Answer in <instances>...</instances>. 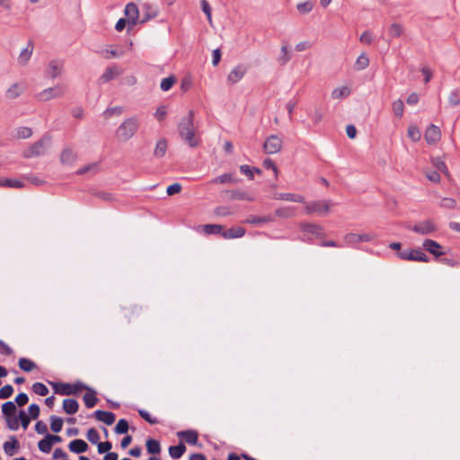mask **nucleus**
<instances>
[{"label":"nucleus","mask_w":460,"mask_h":460,"mask_svg":"<svg viewBox=\"0 0 460 460\" xmlns=\"http://www.w3.org/2000/svg\"><path fill=\"white\" fill-rule=\"evenodd\" d=\"M407 228L421 235L430 234L438 230L437 226L430 219L421 221L412 226H407Z\"/></svg>","instance_id":"423d86ee"},{"label":"nucleus","mask_w":460,"mask_h":460,"mask_svg":"<svg viewBox=\"0 0 460 460\" xmlns=\"http://www.w3.org/2000/svg\"><path fill=\"white\" fill-rule=\"evenodd\" d=\"M86 438L93 445L98 444L100 440V435L94 428L88 429Z\"/></svg>","instance_id":"4d7b16f0"},{"label":"nucleus","mask_w":460,"mask_h":460,"mask_svg":"<svg viewBox=\"0 0 460 460\" xmlns=\"http://www.w3.org/2000/svg\"><path fill=\"white\" fill-rule=\"evenodd\" d=\"M28 412H29V416L32 419V420H36L39 416H40V408L38 404L36 403H31L29 407H28Z\"/></svg>","instance_id":"bf43d9fd"},{"label":"nucleus","mask_w":460,"mask_h":460,"mask_svg":"<svg viewBox=\"0 0 460 460\" xmlns=\"http://www.w3.org/2000/svg\"><path fill=\"white\" fill-rule=\"evenodd\" d=\"M181 190V185L178 182L172 183L167 187L166 193L168 196L180 193Z\"/></svg>","instance_id":"774afa93"},{"label":"nucleus","mask_w":460,"mask_h":460,"mask_svg":"<svg viewBox=\"0 0 460 460\" xmlns=\"http://www.w3.org/2000/svg\"><path fill=\"white\" fill-rule=\"evenodd\" d=\"M123 315L126 319H128V322H131L132 320L137 319L140 317L143 312L142 306H139L137 305H134L128 307H123Z\"/></svg>","instance_id":"f3484780"},{"label":"nucleus","mask_w":460,"mask_h":460,"mask_svg":"<svg viewBox=\"0 0 460 460\" xmlns=\"http://www.w3.org/2000/svg\"><path fill=\"white\" fill-rule=\"evenodd\" d=\"M119 75V72L116 67H107L104 73L102 75L100 80L102 83H107L115 78L116 75Z\"/></svg>","instance_id":"a19ab883"},{"label":"nucleus","mask_w":460,"mask_h":460,"mask_svg":"<svg viewBox=\"0 0 460 460\" xmlns=\"http://www.w3.org/2000/svg\"><path fill=\"white\" fill-rule=\"evenodd\" d=\"M29 402V396L25 393H20L16 395L14 404L16 403L19 407H22Z\"/></svg>","instance_id":"680f3d73"},{"label":"nucleus","mask_w":460,"mask_h":460,"mask_svg":"<svg viewBox=\"0 0 460 460\" xmlns=\"http://www.w3.org/2000/svg\"><path fill=\"white\" fill-rule=\"evenodd\" d=\"M176 83V78L174 75H170L168 77H165L162 80L160 88L164 92L169 91L173 84Z\"/></svg>","instance_id":"a18cd8bd"},{"label":"nucleus","mask_w":460,"mask_h":460,"mask_svg":"<svg viewBox=\"0 0 460 460\" xmlns=\"http://www.w3.org/2000/svg\"><path fill=\"white\" fill-rule=\"evenodd\" d=\"M84 390L87 391V393L83 397L86 408L94 407L99 401V399L96 397V392L88 385L87 388H84Z\"/></svg>","instance_id":"4be33fe9"},{"label":"nucleus","mask_w":460,"mask_h":460,"mask_svg":"<svg viewBox=\"0 0 460 460\" xmlns=\"http://www.w3.org/2000/svg\"><path fill=\"white\" fill-rule=\"evenodd\" d=\"M38 447L42 453L48 454L51 451L52 445L49 440L47 439V436L43 439L38 442Z\"/></svg>","instance_id":"864d4df0"},{"label":"nucleus","mask_w":460,"mask_h":460,"mask_svg":"<svg viewBox=\"0 0 460 460\" xmlns=\"http://www.w3.org/2000/svg\"><path fill=\"white\" fill-rule=\"evenodd\" d=\"M129 429V424L128 421L126 419H120L117 422L114 432L116 434L121 435V434H127Z\"/></svg>","instance_id":"ea45409f"},{"label":"nucleus","mask_w":460,"mask_h":460,"mask_svg":"<svg viewBox=\"0 0 460 460\" xmlns=\"http://www.w3.org/2000/svg\"><path fill=\"white\" fill-rule=\"evenodd\" d=\"M290 58H291V57H290L289 53L288 52L287 46H282L281 47V56L279 58L280 65L281 66L286 65L290 60Z\"/></svg>","instance_id":"0e129e2a"},{"label":"nucleus","mask_w":460,"mask_h":460,"mask_svg":"<svg viewBox=\"0 0 460 460\" xmlns=\"http://www.w3.org/2000/svg\"><path fill=\"white\" fill-rule=\"evenodd\" d=\"M146 448L148 454L154 456L159 455L162 450L160 442L155 438H148L146 441Z\"/></svg>","instance_id":"c85d7f7f"},{"label":"nucleus","mask_w":460,"mask_h":460,"mask_svg":"<svg viewBox=\"0 0 460 460\" xmlns=\"http://www.w3.org/2000/svg\"><path fill=\"white\" fill-rule=\"evenodd\" d=\"M0 186L5 188L21 189L24 186V183L17 179L0 178Z\"/></svg>","instance_id":"72a5a7b5"},{"label":"nucleus","mask_w":460,"mask_h":460,"mask_svg":"<svg viewBox=\"0 0 460 460\" xmlns=\"http://www.w3.org/2000/svg\"><path fill=\"white\" fill-rule=\"evenodd\" d=\"M388 33L393 38H398L403 33V28L399 23H392L388 28Z\"/></svg>","instance_id":"37998d69"},{"label":"nucleus","mask_w":460,"mask_h":460,"mask_svg":"<svg viewBox=\"0 0 460 460\" xmlns=\"http://www.w3.org/2000/svg\"><path fill=\"white\" fill-rule=\"evenodd\" d=\"M77 158V155L70 148H65L60 155V162L64 164H71Z\"/></svg>","instance_id":"c756f323"},{"label":"nucleus","mask_w":460,"mask_h":460,"mask_svg":"<svg viewBox=\"0 0 460 460\" xmlns=\"http://www.w3.org/2000/svg\"><path fill=\"white\" fill-rule=\"evenodd\" d=\"M17 408L13 402L8 401L2 404V413L4 420L16 416Z\"/></svg>","instance_id":"a878e982"},{"label":"nucleus","mask_w":460,"mask_h":460,"mask_svg":"<svg viewBox=\"0 0 460 460\" xmlns=\"http://www.w3.org/2000/svg\"><path fill=\"white\" fill-rule=\"evenodd\" d=\"M6 426L11 430H17L19 429L18 415L5 420Z\"/></svg>","instance_id":"e2e57ef3"},{"label":"nucleus","mask_w":460,"mask_h":460,"mask_svg":"<svg viewBox=\"0 0 460 460\" xmlns=\"http://www.w3.org/2000/svg\"><path fill=\"white\" fill-rule=\"evenodd\" d=\"M18 366L24 372H31L37 367V365L27 358H21Z\"/></svg>","instance_id":"4c0bfd02"},{"label":"nucleus","mask_w":460,"mask_h":460,"mask_svg":"<svg viewBox=\"0 0 460 460\" xmlns=\"http://www.w3.org/2000/svg\"><path fill=\"white\" fill-rule=\"evenodd\" d=\"M422 246L426 251L434 255L436 259H438L445 254V252L441 251L442 246L434 240H424Z\"/></svg>","instance_id":"9b49d317"},{"label":"nucleus","mask_w":460,"mask_h":460,"mask_svg":"<svg viewBox=\"0 0 460 460\" xmlns=\"http://www.w3.org/2000/svg\"><path fill=\"white\" fill-rule=\"evenodd\" d=\"M34 46L33 42L30 40L27 44V47L22 49L18 57V62L21 65H26L27 62L30 60L32 51H33Z\"/></svg>","instance_id":"b1692460"},{"label":"nucleus","mask_w":460,"mask_h":460,"mask_svg":"<svg viewBox=\"0 0 460 460\" xmlns=\"http://www.w3.org/2000/svg\"><path fill=\"white\" fill-rule=\"evenodd\" d=\"M424 137L428 144L431 145L437 143L441 137L439 128L434 124L429 125L425 131Z\"/></svg>","instance_id":"dca6fc26"},{"label":"nucleus","mask_w":460,"mask_h":460,"mask_svg":"<svg viewBox=\"0 0 460 460\" xmlns=\"http://www.w3.org/2000/svg\"><path fill=\"white\" fill-rule=\"evenodd\" d=\"M200 6H201L203 13L206 14L208 21L211 23L212 17H211V7H210L209 3L207 0H201Z\"/></svg>","instance_id":"052dcab7"},{"label":"nucleus","mask_w":460,"mask_h":460,"mask_svg":"<svg viewBox=\"0 0 460 460\" xmlns=\"http://www.w3.org/2000/svg\"><path fill=\"white\" fill-rule=\"evenodd\" d=\"M13 394V387L11 385H5L0 389V399H7Z\"/></svg>","instance_id":"13d9d810"},{"label":"nucleus","mask_w":460,"mask_h":460,"mask_svg":"<svg viewBox=\"0 0 460 460\" xmlns=\"http://www.w3.org/2000/svg\"><path fill=\"white\" fill-rule=\"evenodd\" d=\"M273 199L298 203L304 201L303 196L295 193H275L273 195Z\"/></svg>","instance_id":"393cba45"},{"label":"nucleus","mask_w":460,"mask_h":460,"mask_svg":"<svg viewBox=\"0 0 460 460\" xmlns=\"http://www.w3.org/2000/svg\"><path fill=\"white\" fill-rule=\"evenodd\" d=\"M248 67L243 64L234 66L227 76V83L231 85L237 84L247 73Z\"/></svg>","instance_id":"9d476101"},{"label":"nucleus","mask_w":460,"mask_h":460,"mask_svg":"<svg viewBox=\"0 0 460 460\" xmlns=\"http://www.w3.org/2000/svg\"><path fill=\"white\" fill-rule=\"evenodd\" d=\"M123 112V107L121 106H115L111 108H108L104 111L103 116L105 119H110L113 115H120Z\"/></svg>","instance_id":"5fc2aeb1"},{"label":"nucleus","mask_w":460,"mask_h":460,"mask_svg":"<svg viewBox=\"0 0 460 460\" xmlns=\"http://www.w3.org/2000/svg\"><path fill=\"white\" fill-rule=\"evenodd\" d=\"M63 411L69 415L76 413L79 410V403L75 399H65L62 403Z\"/></svg>","instance_id":"5701e85b"},{"label":"nucleus","mask_w":460,"mask_h":460,"mask_svg":"<svg viewBox=\"0 0 460 460\" xmlns=\"http://www.w3.org/2000/svg\"><path fill=\"white\" fill-rule=\"evenodd\" d=\"M282 139L277 135L268 137L263 144V151L268 155L279 153L282 148Z\"/></svg>","instance_id":"6e6552de"},{"label":"nucleus","mask_w":460,"mask_h":460,"mask_svg":"<svg viewBox=\"0 0 460 460\" xmlns=\"http://www.w3.org/2000/svg\"><path fill=\"white\" fill-rule=\"evenodd\" d=\"M203 230L206 234H217L222 236L224 226L217 224H208L203 226Z\"/></svg>","instance_id":"f704fd0d"},{"label":"nucleus","mask_w":460,"mask_h":460,"mask_svg":"<svg viewBox=\"0 0 460 460\" xmlns=\"http://www.w3.org/2000/svg\"><path fill=\"white\" fill-rule=\"evenodd\" d=\"M313 9V4L310 1L300 3L297 4V10L300 13H307Z\"/></svg>","instance_id":"69168bd1"},{"label":"nucleus","mask_w":460,"mask_h":460,"mask_svg":"<svg viewBox=\"0 0 460 460\" xmlns=\"http://www.w3.org/2000/svg\"><path fill=\"white\" fill-rule=\"evenodd\" d=\"M143 17L140 19L139 23L144 24L151 19L155 18L158 15V8L149 3H146L142 5Z\"/></svg>","instance_id":"ddd939ff"},{"label":"nucleus","mask_w":460,"mask_h":460,"mask_svg":"<svg viewBox=\"0 0 460 460\" xmlns=\"http://www.w3.org/2000/svg\"><path fill=\"white\" fill-rule=\"evenodd\" d=\"M350 93V90L347 86L338 87L335 88L332 92V99H342L345 97H348Z\"/></svg>","instance_id":"79ce46f5"},{"label":"nucleus","mask_w":460,"mask_h":460,"mask_svg":"<svg viewBox=\"0 0 460 460\" xmlns=\"http://www.w3.org/2000/svg\"><path fill=\"white\" fill-rule=\"evenodd\" d=\"M304 232L315 234L317 237L323 235V229L320 226L314 224H305L302 226Z\"/></svg>","instance_id":"58836bf2"},{"label":"nucleus","mask_w":460,"mask_h":460,"mask_svg":"<svg viewBox=\"0 0 460 460\" xmlns=\"http://www.w3.org/2000/svg\"><path fill=\"white\" fill-rule=\"evenodd\" d=\"M245 234V229L241 226L231 227L229 229H225L222 234V237L224 239H234L241 238Z\"/></svg>","instance_id":"412c9836"},{"label":"nucleus","mask_w":460,"mask_h":460,"mask_svg":"<svg viewBox=\"0 0 460 460\" xmlns=\"http://www.w3.org/2000/svg\"><path fill=\"white\" fill-rule=\"evenodd\" d=\"M19 424L26 429L31 422V418L23 411L21 410L18 413Z\"/></svg>","instance_id":"603ef678"},{"label":"nucleus","mask_w":460,"mask_h":460,"mask_svg":"<svg viewBox=\"0 0 460 460\" xmlns=\"http://www.w3.org/2000/svg\"><path fill=\"white\" fill-rule=\"evenodd\" d=\"M168 451L172 458L179 459L185 453L186 446L182 441H180L178 445L171 446Z\"/></svg>","instance_id":"7c9ffc66"},{"label":"nucleus","mask_w":460,"mask_h":460,"mask_svg":"<svg viewBox=\"0 0 460 460\" xmlns=\"http://www.w3.org/2000/svg\"><path fill=\"white\" fill-rule=\"evenodd\" d=\"M51 141L49 135H44L40 140L36 141L31 146L24 150L23 157L31 158L36 156L43 155Z\"/></svg>","instance_id":"20e7f679"},{"label":"nucleus","mask_w":460,"mask_h":460,"mask_svg":"<svg viewBox=\"0 0 460 460\" xmlns=\"http://www.w3.org/2000/svg\"><path fill=\"white\" fill-rule=\"evenodd\" d=\"M68 448L71 452H73L75 454H81V453L86 452L88 450L89 447H88V444L84 440L76 438V439L72 440L68 444Z\"/></svg>","instance_id":"aec40b11"},{"label":"nucleus","mask_w":460,"mask_h":460,"mask_svg":"<svg viewBox=\"0 0 460 460\" xmlns=\"http://www.w3.org/2000/svg\"><path fill=\"white\" fill-rule=\"evenodd\" d=\"M49 384L53 388L54 393L60 395H75L84 388H87V385L81 381H76L74 384L49 381Z\"/></svg>","instance_id":"7ed1b4c3"},{"label":"nucleus","mask_w":460,"mask_h":460,"mask_svg":"<svg viewBox=\"0 0 460 460\" xmlns=\"http://www.w3.org/2000/svg\"><path fill=\"white\" fill-rule=\"evenodd\" d=\"M66 88L64 85L58 84L54 87L47 88L38 94V98L41 102H47L54 98H59L65 94Z\"/></svg>","instance_id":"0eeeda50"},{"label":"nucleus","mask_w":460,"mask_h":460,"mask_svg":"<svg viewBox=\"0 0 460 460\" xmlns=\"http://www.w3.org/2000/svg\"><path fill=\"white\" fill-rule=\"evenodd\" d=\"M10 440L6 441L3 445V448L4 453L7 456H13L17 451L20 449V443L19 440L16 438L15 436H10Z\"/></svg>","instance_id":"6ab92c4d"},{"label":"nucleus","mask_w":460,"mask_h":460,"mask_svg":"<svg viewBox=\"0 0 460 460\" xmlns=\"http://www.w3.org/2000/svg\"><path fill=\"white\" fill-rule=\"evenodd\" d=\"M407 134L413 142L419 141L421 137V132L416 126H410Z\"/></svg>","instance_id":"49530a36"},{"label":"nucleus","mask_w":460,"mask_h":460,"mask_svg":"<svg viewBox=\"0 0 460 460\" xmlns=\"http://www.w3.org/2000/svg\"><path fill=\"white\" fill-rule=\"evenodd\" d=\"M93 416L99 421L103 422L104 424L111 426L114 423L116 420V415L111 411H106L102 410H96Z\"/></svg>","instance_id":"2eb2a0df"},{"label":"nucleus","mask_w":460,"mask_h":460,"mask_svg":"<svg viewBox=\"0 0 460 460\" xmlns=\"http://www.w3.org/2000/svg\"><path fill=\"white\" fill-rule=\"evenodd\" d=\"M124 14L128 19V30L139 22V10L136 4L128 3L124 9Z\"/></svg>","instance_id":"1a4fd4ad"},{"label":"nucleus","mask_w":460,"mask_h":460,"mask_svg":"<svg viewBox=\"0 0 460 460\" xmlns=\"http://www.w3.org/2000/svg\"><path fill=\"white\" fill-rule=\"evenodd\" d=\"M50 429L54 433H58L62 430L64 420L61 417L51 415L49 417Z\"/></svg>","instance_id":"e433bc0d"},{"label":"nucleus","mask_w":460,"mask_h":460,"mask_svg":"<svg viewBox=\"0 0 460 460\" xmlns=\"http://www.w3.org/2000/svg\"><path fill=\"white\" fill-rule=\"evenodd\" d=\"M403 102L402 100H396L393 102V111L394 115L398 118H402L403 114Z\"/></svg>","instance_id":"6e6d98bb"},{"label":"nucleus","mask_w":460,"mask_h":460,"mask_svg":"<svg viewBox=\"0 0 460 460\" xmlns=\"http://www.w3.org/2000/svg\"><path fill=\"white\" fill-rule=\"evenodd\" d=\"M61 69L62 65L60 64V62L57 60H52L51 62H49L46 74L48 75V76L54 79L61 74Z\"/></svg>","instance_id":"cd10ccee"},{"label":"nucleus","mask_w":460,"mask_h":460,"mask_svg":"<svg viewBox=\"0 0 460 460\" xmlns=\"http://www.w3.org/2000/svg\"><path fill=\"white\" fill-rule=\"evenodd\" d=\"M138 128L139 122L137 117H130L119 126L116 130V137L122 141H128L134 137Z\"/></svg>","instance_id":"f03ea898"},{"label":"nucleus","mask_w":460,"mask_h":460,"mask_svg":"<svg viewBox=\"0 0 460 460\" xmlns=\"http://www.w3.org/2000/svg\"><path fill=\"white\" fill-rule=\"evenodd\" d=\"M343 239L348 246L354 245L355 243H360L359 234L349 233L344 235Z\"/></svg>","instance_id":"3c124183"},{"label":"nucleus","mask_w":460,"mask_h":460,"mask_svg":"<svg viewBox=\"0 0 460 460\" xmlns=\"http://www.w3.org/2000/svg\"><path fill=\"white\" fill-rule=\"evenodd\" d=\"M23 92L24 87L21 84L15 83L7 89L5 95L8 99L13 100L22 95Z\"/></svg>","instance_id":"bb28decb"},{"label":"nucleus","mask_w":460,"mask_h":460,"mask_svg":"<svg viewBox=\"0 0 460 460\" xmlns=\"http://www.w3.org/2000/svg\"><path fill=\"white\" fill-rule=\"evenodd\" d=\"M32 391L40 396H46L49 394L48 387L40 382H37L32 385Z\"/></svg>","instance_id":"de8ad7c7"},{"label":"nucleus","mask_w":460,"mask_h":460,"mask_svg":"<svg viewBox=\"0 0 460 460\" xmlns=\"http://www.w3.org/2000/svg\"><path fill=\"white\" fill-rule=\"evenodd\" d=\"M177 437L184 439L188 444L192 446H199L201 447L200 444H198L199 433L194 429H187L177 432Z\"/></svg>","instance_id":"4468645a"},{"label":"nucleus","mask_w":460,"mask_h":460,"mask_svg":"<svg viewBox=\"0 0 460 460\" xmlns=\"http://www.w3.org/2000/svg\"><path fill=\"white\" fill-rule=\"evenodd\" d=\"M397 256L401 260L404 261H413L421 262L429 261V257L426 253H424L420 248L403 250L402 252H397Z\"/></svg>","instance_id":"39448f33"},{"label":"nucleus","mask_w":460,"mask_h":460,"mask_svg":"<svg viewBox=\"0 0 460 460\" xmlns=\"http://www.w3.org/2000/svg\"><path fill=\"white\" fill-rule=\"evenodd\" d=\"M167 150V141L165 138H161L157 141L154 151V155L156 158H162L165 155Z\"/></svg>","instance_id":"c9c22d12"},{"label":"nucleus","mask_w":460,"mask_h":460,"mask_svg":"<svg viewBox=\"0 0 460 460\" xmlns=\"http://www.w3.org/2000/svg\"><path fill=\"white\" fill-rule=\"evenodd\" d=\"M210 182L214 184L237 183L239 180L235 179L232 173H224L212 179Z\"/></svg>","instance_id":"2f4dec72"},{"label":"nucleus","mask_w":460,"mask_h":460,"mask_svg":"<svg viewBox=\"0 0 460 460\" xmlns=\"http://www.w3.org/2000/svg\"><path fill=\"white\" fill-rule=\"evenodd\" d=\"M306 212L308 214L317 212L320 215L326 214L330 210V205L329 202L326 200L323 201H314L310 204H308L305 207Z\"/></svg>","instance_id":"f8f14e48"},{"label":"nucleus","mask_w":460,"mask_h":460,"mask_svg":"<svg viewBox=\"0 0 460 460\" xmlns=\"http://www.w3.org/2000/svg\"><path fill=\"white\" fill-rule=\"evenodd\" d=\"M193 121L194 111L190 110L188 115L181 118L178 124L179 136L191 148H195L200 144V139L195 133Z\"/></svg>","instance_id":"f257e3e1"},{"label":"nucleus","mask_w":460,"mask_h":460,"mask_svg":"<svg viewBox=\"0 0 460 460\" xmlns=\"http://www.w3.org/2000/svg\"><path fill=\"white\" fill-rule=\"evenodd\" d=\"M32 136V129L28 127H20L17 128L16 137L19 139H26Z\"/></svg>","instance_id":"09e8293b"},{"label":"nucleus","mask_w":460,"mask_h":460,"mask_svg":"<svg viewBox=\"0 0 460 460\" xmlns=\"http://www.w3.org/2000/svg\"><path fill=\"white\" fill-rule=\"evenodd\" d=\"M356 68L358 70H363L369 65V58L366 53H362L356 60Z\"/></svg>","instance_id":"c03bdc74"},{"label":"nucleus","mask_w":460,"mask_h":460,"mask_svg":"<svg viewBox=\"0 0 460 460\" xmlns=\"http://www.w3.org/2000/svg\"><path fill=\"white\" fill-rule=\"evenodd\" d=\"M137 412H138L139 416L143 420H145L146 422H148L151 425H155V424H157L159 422L156 418L152 417L150 415V413L147 411L144 410V409H139L137 411Z\"/></svg>","instance_id":"8fccbe9b"},{"label":"nucleus","mask_w":460,"mask_h":460,"mask_svg":"<svg viewBox=\"0 0 460 460\" xmlns=\"http://www.w3.org/2000/svg\"><path fill=\"white\" fill-rule=\"evenodd\" d=\"M273 221V217L271 216H263V217H258L250 215L246 220L245 223L251 224V225H262L266 223H270Z\"/></svg>","instance_id":"473e14b6"},{"label":"nucleus","mask_w":460,"mask_h":460,"mask_svg":"<svg viewBox=\"0 0 460 460\" xmlns=\"http://www.w3.org/2000/svg\"><path fill=\"white\" fill-rule=\"evenodd\" d=\"M226 193L228 195V199L231 200H254V198L251 194L241 190H226Z\"/></svg>","instance_id":"a211bd4d"},{"label":"nucleus","mask_w":460,"mask_h":460,"mask_svg":"<svg viewBox=\"0 0 460 460\" xmlns=\"http://www.w3.org/2000/svg\"><path fill=\"white\" fill-rule=\"evenodd\" d=\"M97 447H98L99 454H104V453L107 454L112 448V444L111 441L99 442L97 444Z\"/></svg>","instance_id":"338daca9"}]
</instances>
